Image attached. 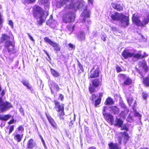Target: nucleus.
<instances>
[{
	"mask_svg": "<svg viewBox=\"0 0 149 149\" xmlns=\"http://www.w3.org/2000/svg\"><path fill=\"white\" fill-rule=\"evenodd\" d=\"M75 17L74 14L68 10L65 12L62 17V21L65 23H70L74 21Z\"/></svg>",
	"mask_w": 149,
	"mask_h": 149,
	"instance_id": "obj_6",
	"label": "nucleus"
},
{
	"mask_svg": "<svg viewBox=\"0 0 149 149\" xmlns=\"http://www.w3.org/2000/svg\"><path fill=\"white\" fill-rule=\"evenodd\" d=\"M75 5H72V6H70V8H75Z\"/></svg>",
	"mask_w": 149,
	"mask_h": 149,
	"instance_id": "obj_61",
	"label": "nucleus"
},
{
	"mask_svg": "<svg viewBox=\"0 0 149 149\" xmlns=\"http://www.w3.org/2000/svg\"><path fill=\"white\" fill-rule=\"evenodd\" d=\"M143 83L146 86H149V76L143 79Z\"/></svg>",
	"mask_w": 149,
	"mask_h": 149,
	"instance_id": "obj_33",
	"label": "nucleus"
},
{
	"mask_svg": "<svg viewBox=\"0 0 149 149\" xmlns=\"http://www.w3.org/2000/svg\"><path fill=\"white\" fill-rule=\"evenodd\" d=\"M133 52H132L129 50L125 49L122 53V56L125 59H127L132 57Z\"/></svg>",
	"mask_w": 149,
	"mask_h": 149,
	"instance_id": "obj_13",
	"label": "nucleus"
},
{
	"mask_svg": "<svg viewBox=\"0 0 149 149\" xmlns=\"http://www.w3.org/2000/svg\"><path fill=\"white\" fill-rule=\"evenodd\" d=\"M19 111L23 113L24 112L22 108H20L19 109Z\"/></svg>",
	"mask_w": 149,
	"mask_h": 149,
	"instance_id": "obj_63",
	"label": "nucleus"
},
{
	"mask_svg": "<svg viewBox=\"0 0 149 149\" xmlns=\"http://www.w3.org/2000/svg\"><path fill=\"white\" fill-rule=\"evenodd\" d=\"M12 107V106L10 103L7 102H4L1 97H0V108L2 111L6 110Z\"/></svg>",
	"mask_w": 149,
	"mask_h": 149,
	"instance_id": "obj_9",
	"label": "nucleus"
},
{
	"mask_svg": "<svg viewBox=\"0 0 149 149\" xmlns=\"http://www.w3.org/2000/svg\"><path fill=\"white\" fill-rule=\"evenodd\" d=\"M122 137H119L118 138V143L120 144L122 142Z\"/></svg>",
	"mask_w": 149,
	"mask_h": 149,
	"instance_id": "obj_53",
	"label": "nucleus"
},
{
	"mask_svg": "<svg viewBox=\"0 0 149 149\" xmlns=\"http://www.w3.org/2000/svg\"><path fill=\"white\" fill-rule=\"evenodd\" d=\"M127 113V112L125 111H122L119 114V116L122 118H125Z\"/></svg>",
	"mask_w": 149,
	"mask_h": 149,
	"instance_id": "obj_36",
	"label": "nucleus"
},
{
	"mask_svg": "<svg viewBox=\"0 0 149 149\" xmlns=\"http://www.w3.org/2000/svg\"><path fill=\"white\" fill-rule=\"evenodd\" d=\"M96 95L94 94L92 95L90 97V99L93 102L94 100L96 98Z\"/></svg>",
	"mask_w": 149,
	"mask_h": 149,
	"instance_id": "obj_42",
	"label": "nucleus"
},
{
	"mask_svg": "<svg viewBox=\"0 0 149 149\" xmlns=\"http://www.w3.org/2000/svg\"><path fill=\"white\" fill-rule=\"evenodd\" d=\"M110 111H112L114 115L118 114L119 112V109L116 106H112L110 107Z\"/></svg>",
	"mask_w": 149,
	"mask_h": 149,
	"instance_id": "obj_22",
	"label": "nucleus"
},
{
	"mask_svg": "<svg viewBox=\"0 0 149 149\" xmlns=\"http://www.w3.org/2000/svg\"><path fill=\"white\" fill-rule=\"evenodd\" d=\"M101 98L99 97L95 101V106L97 107V106L99 105L101 102Z\"/></svg>",
	"mask_w": 149,
	"mask_h": 149,
	"instance_id": "obj_37",
	"label": "nucleus"
},
{
	"mask_svg": "<svg viewBox=\"0 0 149 149\" xmlns=\"http://www.w3.org/2000/svg\"><path fill=\"white\" fill-rule=\"evenodd\" d=\"M45 42L49 44L50 45L54 47V49L56 51L60 50V47L58 44L52 41L48 38L45 37L44 38Z\"/></svg>",
	"mask_w": 149,
	"mask_h": 149,
	"instance_id": "obj_10",
	"label": "nucleus"
},
{
	"mask_svg": "<svg viewBox=\"0 0 149 149\" xmlns=\"http://www.w3.org/2000/svg\"><path fill=\"white\" fill-rule=\"evenodd\" d=\"M21 1L25 4H29L34 2L36 0H21Z\"/></svg>",
	"mask_w": 149,
	"mask_h": 149,
	"instance_id": "obj_30",
	"label": "nucleus"
},
{
	"mask_svg": "<svg viewBox=\"0 0 149 149\" xmlns=\"http://www.w3.org/2000/svg\"><path fill=\"white\" fill-rule=\"evenodd\" d=\"M25 86L27 88L31 90V91L33 89L31 87V85L29 84V83H28V84H27Z\"/></svg>",
	"mask_w": 149,
	"mask_h": 149,
	"instance_id": "obj_45",
	"label": "nucleus"
},
{
	"mask_svg": "<svg viewBox=\"0 0 149 149\" xmlns=\"http://www.w3.org/2000/svg\"><path fill=\"white\" fill-rule=\"evenodd\" d=\"M120 127H121V129L122 130H125L126 131L128 130V128L127 127L126 125L125 124L123 125L122 126H121Z\"/></svg>",
	"mask_w": 149,
	"mask_h": 149,
	"instance_id": "obj_40",
	"label": "nucleus"
},
{
	"mask_svg": "<svg viewBox=\"0 0 149 149\" xmlns=\"http://www.w3.org/2000/svg\"><path fill=\"white\" fill-rule=\"evenodd\" d=\"M35 143L33 140L31 139L27 142V149H32L35 146Z\"/></svg>",
	"mask_w": 149,
	"mask_h": 149,
	"instance_id": "obj_19",
	"label": "nucleus"
},
{
	"mask_svg": "<svg viewBox=\"0 0 149 149\" xmlns=\"http://www.w3.org/2000/svg\"><path fill=\"white\" fill-rule=\"evenodd\" d=\"M15 133V135L14 137V139L18 142H20L23 137V134H19V132L17 133V132Z\"/></svg>",
	"mask_w": 149,
	"mask_h": 149,
	"instance_id": "obj_17",
	"label": "nucleus"
},
{
	"mask_svg": "<svg viewBox=\"0 0 149 149\" xmlns=\"http://www.w3.org/2000/svg\"><path fill=\"white\" fill-rule=\"evenodd\" d=\"M135 115L136 116H137L139 117V118H140L141 116V115L139 113L137 112H136L135 113Z\"/></svg>",
	"mask_w": 149,
	"mask_h": 149,
	"instance_id": "obj_49",
	"label": "nucleus"
},
{
	"mask_svg": "<svg viewBox=\"0 0 149 149\" xmlns=\"http://www.w3.org/2000/svg\"><path fill=\"white\" fill-rule=\"evenodd\" d=\"M74 25L71 26L70 25H68L67 26V28L70 32H72L74 29Z\"/></svg>",
	"mask_w": 149,
	"mask_h": 149,
	"instance_id": "obj_38",
	"label": "nucleus"
},
{
	"mask_svg": "<svg viewBox=\"0 0 149 149\" xmlns=\"http://www.w3.org/2000/svg\"><path fill=\"white\" fill-rule=\"evenodd\" d=\"M132 20L134 23L137 26H143L145 24H148L149 22V13H147L144 17L143 20V23L141 22L136 14L133 15Z\"/></svg>",
	"mask_w": 149,
	"mask_h": 149,
	"instance_id": "obj_5",
	"label": "nucleus"
},
{
	"mask_svg": "<svg viewBox=\"0 0 149 149\" xmlns=\"http://www.w3.org/2000/svg\"><path fill=\"white\" fill-rule=\"evenodd\" d=\"M49 86L51 90V93H53L52 88V87H53L54 90L56 91H58L59 90V88L58 85L53 81H50Z\"/></svg>",
	"mask_w": 149,
	"mask_h": 149,
	"instance_id": "obj_16",
	"label": "nucleus"
},
{
	"mask_svg": "<svg viewBox=\"0 0 149 149\" xmlns=\"http://www.w3.org/2000/svg\"><path fill=\"white\" fill-rule=\"evenodd\" d=\"M70 0H58L57 1V5L58 7L66 4Z\"/></svg>",
	"mask_w": 149,
	"mask_h": 149,
	"instance_id": "obj_23",
	"label": "nucleus"
},
{
	"mask_svg": "<svg viewBox=\"0 0 149 149\" xmlns=\"http://www.w3.org/2000/svg\"><path fill=\"white\" fill-rule=\"evenodd\" d=\"M78 65L79 66V67L80 68V69L81 70L83 71V68L82 65L81 64L79 63V62H78Z\"/></svg>",
	"mask_w": 149,
	"mask_h": 149,
	"instance_id": "obj_51",
	"label": "nucleus"
},
{
	"mask_svg": "<svg viewBox=\"0 0 149 149\" xmlns=\"http://www.w3.org/2000/svg\"><path fill=\"white\" fill-rule=\"evenodd\" d=\"M51 72L52 75L54 77H57L59 76L58 73L53 69L51 68Z\"/></svg>",
	"mask_w": 149,
	"mask_h": 149,
	"instance_id": "obj_34",
	"label": "nucleus"
},
{
	"mask_svg": "<svg viewBox=\"0 0 149 149\" xmlns=\"http://www.w3.org/2000/svg\"><path fill=\"white\" fill-rule=\"evenodd\" d=\"M14 119H12L10 120V121H9L8 123L9 124H10L12 123H14Z\"/></svg>",
	"mask_w": 149,
	"mask_h": 149,
	"instance_id": "obj_56",
	"label": "nucleus"
},
{
	"mask_svg": "<svg viewBox=\"0 0 149 149\" xmlns=\"http://www.w3.org/2000/svg\"><path fill=\"white\" fill-rule=\"evenodd\" d=\"M102 79H93L92 81V84L94 86L97 87L101 84Z\"/></svg>",
	"mask_w": 149,
	"mask_h": 149,
	"instance_id": "obj_21",
	"label": "nucleus"
},
{
	"mask_svg": "<svg viewBox=\"0 0 149 149\" xmlns=\"http://www.w3.org/2000/svg\"><path fill=\"white\" fill-rule=\"evenodd\" d=\"M115 122L116 123L115 125V126H119V127H120L121 126L123 123V121L117 118V117L116 118Z\"/></svg>",
	"mask_w": 149,
	"mask_h": 149,
	"instance_id": "obj_26",
	"label": "nucleus"
},
{
	"mask_svg": "<svg viewBox=\"0 0 149 149\" xmlns=\"http://www.w3.org/2000/svg\"><path fill=\"white\" fill-rule=\"evenodd\" d=\"M22 82L24 86L26 85V84H28L29 83L28 81H26L25 80H22Z\"/></svg>",
	"mask_w": 149,
	"mask_h": 149,
	"instance_id": "obj_46",
	"label": "nucleus"
},
{
	"mask_svg": "<svg viewBox=\"0 0 149 149\" xmlns=\"http://www.w3.org/2000/svg\"><path fill=\"white\" fill-rule=\"evenodd\" d=\"M14 126L13 125L10 126V127L9 133L10 134L14 130Z\"/></svg>",
	"mask_w": 149,
	"mask_h": 149,
	"instance_id": "obj_47",
	"label": "nucleus"
},
{
	"mask_svg": "<svg viewBox=\"0 0 149 149\" xmlns=\"http://www.w3.org/2000/svg\"><path fill=\"white\" fill-rule=\"evenodd\" d=\"M107 109V107H104L103 109V112L105 113L106 110Z\"/></svg>",
	"mask_w": 149,
	"mask_h": 149,
	"instance_id": "obj_57",
	"label": "nucleus"
},
{
	"mask_svg": "<svg viewBox=\"0 0 149 149\" xmlns=\"http://www.w3.org/2000/svg\"><path fill=\"white\" fill-rule=\"evenodd\" d=\"M103 115L107 120L110 123L111 125H113L114 124V120L113 116L109 113L103 112Z\"/></svg>",
	"mask_w": 149,
	"mask_h": 149,
	"instance_id": "obj_12",
	"label": "nucleus"
},
{
	"mask_svg": "<svg viewBox=\"0 0 149 149\" xmlns=\"http://www.w3.org/2000/svg\"><path fill=\"white\" fill-rule=\"evenodd\" d=\"M119 105L122 108L125 109L126 108V106L124 103L121 101H120Z\"/></svg>",
	"mask_w": 149,
	"mask_h": 149,
	"instance_id": "obj_39",
	"label": "nucleus"
},
{
	"mask_svg": "<svg viewBox=\"0 0 149 149\" xmlns=\"http://www.w3.org/2000/svg\"><path fill=\"white\" fill-rule=\"evenodd\" d=\"M87 4L84 2L80 3L77 7L78 9H84V10L82 14V15L84 16L82 21L85 22L86 25L89 24L91 22L89 19L91 12L89 10H87Z\"/></svg>",
	"mask_w": 149,
	"mask_h": 149,
	"instance_id": "obj_3",
	"label": "nucleus"
},
{
	"mask_svg": "<svg viewBox=\"0 0 149 149\" xmlns=\"http://www.w3.org/2000/svg\"><path fill=\"white\" fill-rule=\"evenodd\" d=\"M33 15L37 19H39L41 22H44L47 16L48 15L47 12L44 13V11L41 8L38 6H35L33 8Z\"/></svg>",
	"mask_w": 149,
	"mask_h": 149,
	"instance_id": "obj_2",
	"label": "nucleus"
},
{
	"mask_svg": "<svg viewBox=\"0 0 149 149\" xmlns=\"http://www.w3.org/2000/svg\"><path fill=\"white\" fill-rule=\"evenodd\" d=\"M96 66H94L88 74V77L89 78H95L98 77L100 73V69L98 66H97L95 69Z\"/></svg>",
	"mask_w": 149,
	"mask_h": 149,
	"instance_id": "obj_8",
	"label": "nucleus"
},
{
	"mask_svg": "<svg viewBox=\"0 0 149 149\" xmlns=\"http://www.w3.org/2000/svg\"><path fill=\"white\" fill-rule=\"evenodd\" d=\"M59 97L61 98V101L63 99V96L61 94H59Z\"/></svg>",
	"mask_w": 149,
	"mask_h": 149,
	"instance_id": "obj_55",
	"label": "nucleus"
},
{
	"mask_svg": "<svg viewBox=\"0 0 149 149\" xmlns=\"http://www.w3.org/2000/svg\"><path fill=\"white\" fill-rule=\"evenodd\" d=\"M27 34H28L29 37L30 39L31 40H32V41H34V40L33 39V37L31 36L28 33H27Z\"/></svg>",
	"mask_w": 149,
	"mask_h": 149,
	"instance_id": "obj_54",
	"label": "nucleus"
},
{
	"mask_svg": "<svg viewBox=\"0 0 149 149\" xmlns=\"http://www.w3.org/2000/svg\"><path fill=\"white\" fill-rule=\"evenodd\" d=\"M5 94V93L4 90H3L1 92V96L2 97Z\"/></svg>",
	"mask_w": 149,
	"mask_h": 149,
	"instance_id": "obj_59",
	"label": "nucleus"
},
{
	"mask_svg": "<svg viewBox=\"0 0 149 149\" xmlns=\"http://www.w3.org/2000/svg\"><path fill=\"white\" fill-rule=\"evenodd\" d=\"M25 86L27 88L31 90V91L33 89L31 87V85L29 84V83H28V84H27Z\"/></svg>",
	"mask_w": 149,
	"mask_h": 149,
	"instance_id": "obj_44",
	"label": "nucleus"
},
{
	"mask_svg": "<svg viewBox=\"0 0 149 149\" xmlns=\"http://www.w3.org/2000/svg\"><path fill=\"white\" fill-rule=\"evenodd\" d=\"M8 24L12 28H13V23L11 20H9Z\"/></svg>",
	"mask_w": 149,
	"mask_h": 149,
	"instance_id": "obj_48",
	"label": "nucleus"
},
{
	"mask_svg": "<svg viewBox=\"0 0 149 149\" xmlns=\"http://www.w3.org/2000/svg\"><path fill=\"white\" fill-rule=\"evenodd\" d=\"M121 134L122 138H124V143L125 144L127 141L129 140V136L127 132H125L123 133L122 132Z\"/></svg>",
	"mask_w": 149,
	"mask_h": 149,
	"instance_id": "obj_20",
	"label": "nucleus"
},
{
	"mask_svg": "<svg viewBox=\"0 0 149 149\" xmlns=\"http://www.w3.org/2000/svg\"><path fill=\"white\" fill-rule=\"evenodd\" d=\"M101 39L103 41H105L106 38L104 36H102L101 37Z\"/></svg>",
	"mask_w": 149,
	"mask_h": 149,
	"instance_id": "obj_58",
	"label": "nucleus"
},
{
	"mask_svg": "<svg viewBox=\"0 0 149 149\" xmlns=\"http://www.w3.org/2000/svg\"><path fill=\"white\" fill-rule=\"evenodd\" d=\"M121 76L122 77H123V78H125V75L124 74H122L121 75Z\"/></svg>",
	"mask_w": 149,
	"mask_h": 149,
	"instance_id": "obj_64",
	"label": "nucleus"
},
{
	"mask_svg": "<svg viewBox=\"0 0 149 149\" xmlns=\"http://www.w3.org/2000/svg\"><path fill=\"white\" fill-rule=\"evenodd\" d=\"M24 130V129L23 127L20 125L18 128V130H15V132L16 133L17 132V133L19 132V134H23Z\"/></svg>",
	"mask_w": 149,
	"mask_h": 149,
	"instance_id": "obj_29",
	"label": "nucleus"
},
{
	"mask_svg": "<svg viewBox=\"0 0 149 149\" xmlns=\"http://www.w3.org/2000/svg\"><path fill=\"white\" fill-rule=\"evenodd\" d=\"M46 116L49 122L52 126L53 127H56V125L54 120L49 115L46 113Z\"/></svg>",
	"mask_w": 149,
	"mask_h": 149,
	"instance_id": "obj_18",
	"label": "nucleus"
},
{
	"mask_svg": "<svg viewBox=\"0 0 149 149\" xmlns=\"http://www.w3.org/2000/svg\"><path fill=\"white\" fill-rule=\"evenodd\" d=\"M138 66L140 69L143 70L146 72L148 71V68L146 62L144 61L139 62L138 63Z\"/></svg>",
	"mask_w": 149,
	"mask_h": 149,
	"instance_id": "obj_11",
	"label": "nucleus"
},
{
	"mask_svg": "<svg viewBox=\"0 0 149 149\" xmlns=\"http://www.w3.org/2000/svg\"><path fill=\"white\" fill-rule=\"evenodd\" d=\"M11 117L9 115H0V120L6 121L8 120Z\"/></svg>",
	"mask_w": 149,
	"mask_h": 149,
	"instance_id": "obj_27",
	"label": "nucleus"
},
{
	"mask_svg": "<svg viewBox=\"0 0 149 149\" xmlns=\"http://www.w3.org/2000/svg\"><path fill=\"white\" fill-rule=\"evenodd\" d=\"M113 103L114 102L113 99L110 97H108L107 98L105 103L107 105H111L113 104Z\"/></svg>",
	"mask_w": 149,
	"mask_h": 149,
	"instance_id": "obj_28",
	"label": "nucleus"
},
{
	"mask_svg": "<svg viewBox=\"0 0 149 149\" xmlns=\"http://www.w3.org/2000/svg\"><path fill=\"white\" fill-rule=\"evenodd\" d=\"M54 102L55 105L54 108L59 113L58 116L61 119H62L63 118V116L64 114L63 104H60L59 102L56 100H54Z\"/></svg>",
	"mask_w": 149,
	"mask_h": 149,
	"instance_id": "obj_7",
	"label": "nucleus"
},
{
	"mask_svg": "<svg viewBox=\"0 0 149 149\" xmlns=\"http://www.w3.org/2000/svg\"><path fill=\"white\" fill-rule=\"evenodd\" d=\"M132 80L129 78L126 79L125 80L124 82V84L125 85H129L132 83Z\"/></svg>",
	"mask_w": 149,
	"mask_h": 149,
	"instance_id": "obj_32",
	"label": "nucleus"
},
{
	"mask_svg": "<svg viewBox=\"0 0 149 149\" xmlns=\"http://www.w3.org/2000/svg\"><path fill=\"white\" fill-rule=\"evenodd\" d=\"M148 94L145 92H143L142 93V96L144 99L146 100L147 98Z\"/></svg>",
	"mask_w": 149,
	"mask_h": 149,
	"instance_id": "obj_41",
	"label": "nucleus"
},
{
	"mask_svg": "<svg viewBox=\"0 0 149 149\" xmlns=\"http://www.w3.org/2000/svg\"><path fill=\"white\" fill-rule=\"evenodd\" d=\"M116 70L118 72H120L121 71V68L119 66H117L116 67Z\"/></svg>",
	"mask_w": 149,
	"mask_h": 149,
	"instance_id": "obj_52",
	"label": "nucleus"
},
{
	"mask_svg": "<svg viewBox=\"0 0 149 149\" xmlns=\"http://www.w3.org/2000/svg\"><path fill=\"white\" fill-rule=\"evenodd\" d=\"M129 105L130 106L131 105L132 103L134 102V105H133L134 107H135L136 105V102L135 101H134L133 99L130 97L127 99Z\"/></svg>",
	"mask_w": 149,
	"mask_h": 149,
	"instance_id": "obj_31",
	"label": "nucleus"
},
{
	"mask_svg": "<svg viewBox=\"0 0 149 149\" xmlns=\"http://www.w3.org/2000/svg\"><path fill=\"white\" fill-rule=\"evenodd\" d=\"M85 34L84 32L80 31L77 34V39L80 41L84 40L85 38Z\"/></svg>",
	"mask_w": 149,
	"mask_h": 149,
	"instance_id": "obj_14",
	"label": "nucleus"
},
{
	"mask_svg": "<svg viewBox=\"0 0 149 149\" xmlns=\"http://www.w3.org/2000/svg\"><path fill=\"white\" fill-rule=\"evenodd\" d=\"M93 0H88V1L89 3H90L91 4H92Z\"/></svg>",
	"mask_w": 149,
	"mask_h": 149,
	"instance_id": "obj_60",
	"label": "nucleus"
},
{
	"mask_svg": "<svg viewBox=\"0 0 149 149\" xmlns=\"http://www.w3.org/2000/svg\"><path fill=\"white\" fill-rule=\"evenodd\" d=\"M41 4L46 5V7L48 8L49 3L48 0H40Z\"/></svg>",
	"mask_w": 149,
	"mask_h": 149,
	"instance_id": "obj_35",
	"label": "nucleus"
},
{
	"mask_svg": "<svg viewBox=\"0 0 149 149\" xmlns=\"http://www.w3.org/2000/svg\"><path fill=\"white\" fill-rule=\"evenodd\" d=\"M132 57L134 60L135 61H137L139 59H141L144 57H145L146 56V55H142L140 53H138L135 54L134 52H133Z\"/></svg>",
	"mask_w": 149,
	"mask_h": 149,
	"instance_id": "obj_15",
	"label": "nucleus"
},
{
	"mask_svg": "<svg viewBox=\"0 0 149 149\" xmlns=\"http://www.w3.org/2000/svg\"><path fill=\"white\" fill-rule=\"evenodd\" d=\"M110 16L113 20L120 22L122 26L126 27L128 25V17L122 13H119L117 12L113 13H110Z\"/></svg>",
	"mask_w": 149,
	"mask_h": 149,
	"instance_id": "obj_1",
	"label": "nucleus"
},
{
	"mask_svg": "<svg viewBox=\"0 0 149 149\" xmlns=\"http://www.w3.org/2000/svg\"><path fill=\"white\" fill-rule=\"evenodd\" d=\"M110 149H121L120 147L116 143H111L109 144Z\"/></svg>",
	"mask_w": 149,
	"mask_h": 149,
	"instance_id": "obj_24",
	"label": "nucleus"
},
{
	"mask_svg": "<svg viewBox=\"0 0 149 149\" xmlns=\"http://www.w3.org/2000/svg\"><path fill=\"white\" fill-rule=\"evenodd\" d=\"M111 6L114 8L117 9L118 11H121L123 9V7L119 4L112 3Z\"/></svg>",
	"mask_w": 149,
	"mask_h": 149,
	"instance_id": "obj_25",
	"label": "nucleus"
},
{
	"mask_svg": "<svg viewBox=\"0 0 149 149\" xmlns=\"http://www.w3.org/2000/svg\"><path fill=\"white\" fill-rule=\"evenodd\" d=\"M10 37L6 34H2L0 37V42L1 43L5 42V46L7 48L9 52H11L13 50L14 45L10 41Z\"/></svg>",
	"mask_w": 149,
	"mask_h": 149,
	"instance_id": "obj_4",
	"label": "nucleus"
},
{
	"mask_svg": "<svg viewBox=\"0 0 149 149\" xmlns=\"http://www.w3.org/2000/svg\"><path fill=\"white\" fill-rule=\"evenodd\" d=\"M68 46L69 47V48H70V49H73L74 48V46L71 43H69L68 44Z\"/></svg>",
	"mask_w": 149,
	"mask_h": 149,
	"instance_id": "obj_50",
	"label": "nucleus"
},
{
	"mask_svg": "<svg viewBox=\"0 0 149 149\" xmlns=\"http://www.w3.org/2000/svg\"><path fill=\"white\" fill-rule=\"evenodd\" d=\"M89 89L91 93H92L95 91V88L93 87H89Z\"/></svg>",
	"mask_w": 149,
	"mask_h": 149,
	"instance_id": "obj_43",
	"label": "nucleus"
},
{
	"mask_svg": "<svg viewBox=\"0 0 149 149\" xmlns=\"http://www.w3.org/2000/svg\"><path fill=\"white\" fill-rule=\"evenodd\" d=\"M88 149H96L95 147H90L88 148Z\"/></svg>",
	"mask_w": 149,
	"mask_h": 149,
	"instance_id": "obj_62",
	"label": "nucleus"
}]
</instances>
